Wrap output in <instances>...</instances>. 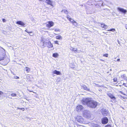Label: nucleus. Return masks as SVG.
<instances>
[{
    "instance_id": "obj_1",
    "label": "nucleus",
    "mask_w": 127,
    "mask_h": 127,
    "mask_svg": "<svg viewBox=\"0 0 127 127\" xmlns=\"http://www.w3.org/2000/svg\"><path fill=\"white\" fill-rule=\"evenodd\" d=\"M81 102L83 104L87 105L88 107L93 108H96L98 104L97 102L90 98H83Z\"/></svg>"
},
{
    "instance_id": "obj_2",
    "label": "nucleus",
    "mask_w": 127,
    "mask_h": 127,
    "mask_svg": "<svg viewBox=\"0 0 127 127\" xmlns=\"http://www.w3.org/2000/svg\"><path fill=\"white\" fill-rule=\"evenodd\" d=\"M43 44L42 46L43 48H44L46 46L45 45H44L45 44H46V46L49 48H51L53 47V45L49 39H48V40L47 39L45 40V41L43 42Z\"/></svg>"
},
{
    "instance_id": "obj_3",
    "label": "nucleus",
    "mask_w": 127,
    "mask_h": 127,
    "mask_svg": "<svg viewBox=\"0 0 127 127\" xmlns=\"http://www.w3.org/2000/svg\"><path fill=\"white\" fill-rule=\"evenodd\" d=\"M83 115L84 117L89 119H90L91 116L90 112L88 110L84 111L83 112Z\"/></svg>"
},
{
    "instance_id": "obj_4",
    "label": "nucleus",
    "mask_w": 127,
    "mask_h": 127,
    "mask_svg": "<svg viewBox=\"0 0 127 127\" xmlns=\"http://www.w3.org/2000/svg\"><path fill=\"white\" fill-rule=\"evenodd\" d=\"M94 8L90 7L86 8L87 14H92L93 12H96L94 11Z\"/></svg>"
},
{
    "instance_id": "obj_5",
    "label": "nucleus",
    "mask_w": 127,
    "mask_h": 127,
    "mask_svg": "<svg viewBox=\"0 0 127 127\" xmlns=\"http://www.w3.org/2000/svg\"><path fill=\"white\" fill-rule=\"evenodd\" d=\"M117 9L119 12H121L124 14H125L127 12V10H126L122 8L119 7L117 8Z\"/></svg>"
},
{
    "instance_id": "obj_6",
    "label": "nucleus",
    "mask_w": 127,
    "mask_h": 127,
    "mask_svg": "<svg viewBox=\"0 0 127 127\" xmlns=\"http://www.w3.org/2000/svg\"><path fill=\"white\" fill-rule=\"evenodd\" d=\"M76 121H77L80 123H83V122L84 120L82 117L80 116H77L75 118Z\"/></svg>"
},
{
    "instance_id": "obj_7",
    "label": "nucleus",
    "mask_w": 127,
    "mask_h": 127,
    "mask_svg": "<svg viewBox=\"0 0 127 127\" xmlns=\"http://www.w3.org/2000/svg\"><path fill=\"white\" fill-rule=\"evenodd\" d=\"M108 119L107 117H104L101 120L102 123L103 124H107L108 122Z\"/></svg>"
},
{
    "instance_id": "obj_8",
    "label": "nucleus",
    "mask_w": 127,
    "mask_h": 127,
    "mask_svg": "<svg viewBox=\"0 0 127 127\" xmlns=\"http://www.w3.org/2000/svg\"><path fill=\"white\" fill-rule=\"evenodd\" d=\"M54 24V23L52 21H49L46 24V26L47 27L50 28L53 26Z\"/></svg>"
},
{
    "instance_id": "obj_9",
    "label": "nucleus",
    "mask_w": 127,
    "mask_h": 127,
    "mask_svg": "<svg viewBox=\"0 0 127 127\" xmlns=\"http://www.w3.org/2000/svg\"><path fill=\"white\" fill-rule=\"evenodd\" d=\"M16 23L18 25H21L23 27H25V24L22 21H18L16 22Z\"/></svg>"
},
{
    "instance_id": "obj_10",
    "label": "nucleus",
    "mask_w": 127,
    "mask_h": 127,
    "mask_svg": "<svg viewBox=\"0 0 127 127\" xmlns=\"http://www.w3.org/2000/svg\"><path fill=\"white\" fill-rule=\"evenodd\" d=\"M91 6H95L96 8H99L100 7V4L98 3H94L93 4H92L90 5Z\"/></svg>"
},
{
    "instance_id": "obj_11",
    "label": "nucleus",
    "mask_w": 127,
    "mask_h": 127,
    "mask_svg": "<svg viewBox=\"0 0 127 127\" xmlns=\"http://www.w3.org/2000/svg\"><path fill=\"white\" fill-rule=\"evenodd\" d=\"M44 2H45L48 4H50L52 6H53V4H52V2L50 0H44Z\"/></svg>"
},
{
    "instance_id": "obj_12",
    "label": "nucleus",
    "mask_w": 127,
    "mask_h": 127,
    "mask_svg": "<svg viewBox=\"0 0 127 127\" xmlns=\"http://www.w3.org/2000/svg\"><path fill=\"white\" fill-rule=\"evenodd\" d=\"M102 111H103L102 113V115L104 116H105L106 113H107V110H106L105 109H103Z\"/></svg>"
},
{
    "instance_id": "obj_13",
    "label": "nucleus",
    "mask_w": 127,
    "mask_h": 127,
    "mask_svg": "<svg viewBox=\"0 0 127 127\" xmlns=\"http://www.w3.org/2000/svg\"><path fill=\"white\" fill-rule=\"evenodd\" d=\"M83 107L81 105H79L77 106V109L78 110H81L83 109Z\"/></svg>"
},
{
    "instance_id": "obj_14",
    "label": "nucleus",
    "mask_w": 127,
    "mask_h": 127,
    "mask_svg": "<svg viewBox=\"0 0 127 127\" xmlns=\"http://www.w3.org/2000/svg\"><path fill=\"white\" fill-rule=\"evenodd\" d=\"M53 73L57 75H60L61 74V72L60 71H58L56 70H55L54 71H53Z\"/></svg>"
},
{
    "instance_id": "obj_15",
    "label": "nucleus",
    "mask_w": 127,
    "mask_h": 127,
    "mask_svg": "<svg viewBox=\"0 0 127 127\" xmlns=\"http://www.w3.org/2000/svg\"><path fill=\"white\" fill-rule=\"evenodd\" d=\"M82 87L83 89L84 90L88 91H90V89L89 88H88L85 85H83V86H82Z\"/></svg>"
},
{
    "instance_id": "obj_16",
    "label": "nucleus",
    "mask_w": 127,
    "mask_h": 127,
    "mask_svg": "<svg viewBox=\"0 0 127 127\" xmlns=\"http://www.w3.org/2000/svg\"><path fill=\"white\" fill-rule=\"evenodd\" d=\"M108 96L111 99H113V100L115 99V97L111 94H109Z\"/></svg>"
},
{
    "instance_id": "obj_17",
    "label": "nucleus",
    "mask_w": 127,
    "mask_h": 127,
    "mask_svg": "<svg viewBox=\"0 0 127 127\" xmlns=\"http://www.w3.org/2000/svg\"><path fill=\"white\" fill-rule=\"evenodd\" d=\"M70 50L72 51H74L75 52H77V49L76 48H73L72 47H71L70 48Z\"/></svg>"
},
{
    "instance_id": "obj_18",
    "label": "nucleus",
    "mask_w": 127,
    "mask_h": 127,
    "mask_svg": "<svg viewBox=\"0 0 127 127\" xmlns=\"http://www.w3.org/2000/svg\"><path fill=\"white\" fill-rule=\"evenodd\" d=\"M78 24L75 21L73 22V25H74L75 27H77L78 26Z\"/></svg>"
},
{
    "instance_id": "obj_19",
    "label": "nucleus",
    "mask_w": 127,
    "mask_h": 127,
    "mask_svg": "<svg viewBox=\"0 0 127 127\" xmlns=\"http://www.w3.org/2000/svg\"><path fill=\"white\" fill-rule=\"evenodd\" d=\"M56 38L58 39H62V37L60 35H58L56 36Z\"/></svg>"
},
{
    "instance_id": "obj_20",
    "label": "nucleus",
    "mask_w": 127,
    "mask_h": 127,
    "mask_svg": "<svg viewBox=\"0 0 127 127\" xmlns=\"http://www.w3.org/2000/svg\"><path fill=\"white\" fill-rule=\"evenodd\" d=\"M58 56V55L57 53H54L53 54V56L55 58L57 57Z\"/></svg>"
},
{
    "instance_id": "obj_21",
    "label": "nucleus",
    "mask_w": 127,
    "mask_h": 127,
    "mask_svg": "<svg viewBox=\"0 0 127 127\" xmlns=\"http://www.w3.org/2000/svg\"><path fill=\"white\" fill-rule=\"evenodd\" d=\"M26 71L28 72H29L30 70V69L28 67H26L25 68Z\"/></svg>"
},
{
    "instance_id": "obj_22",
    "label": "nucleus",
    "mask_w": 127,
    "mask_h": 127,
    "mask_svg": "<svg viewBox=\"0 0 127 127\" xmlns=\"http://www.w3.org/2000/svg\"><path fill=\"white\" fill-rule=\"evenodd\" d=\"M92 125L94 127H99L100 126L98 124H92Z\"/></svg>"
},
{
    "instance_id": "obj_23",
    "label": "nucleus",
    "mask_w": 127,
    "mask_h": 127,
    "mask_svg": "<svg viewBox=\"0 0 127 127\" xmlns=\"http://www.w3.org/2000/svg\"><path fill=\"white\" fill-rule=\"evenodd\" d=\"M62 12H63L65 14H67V10L65 9H63Z\"/></svg>"
},
{
    "instance_id": "obj_24",
    "label": "nucleus",
    "mask_w": 127,
    "mask_h": 127,
    "mask_svg": "<svg viewBox=\"0 0 127 127\" xmlns=\"http://www.w3.org/2000/svg\"><path fill=\"white\" fill-rule=\"evenodd\" d=\"M107 31H108L114 32V31H115V30L114 29H111L107 30Z\"/></svg>"
},
{
    "instance_id": "obj_25",
    "label": "nucleus",
    "mask_w": 127,
    "mask_h": 127,
    "mask_svg": "<svg viewBox=\"0 0 127 127\" xmlns=\"http://www.w3.org/2000/svg\"><path fill=\"white\" fill-rule=\"evenodd\" d=\"M17 94H15L13 93L11 94V95L13 97H15L16 96Z\"/></svg>"
},
{
    "instance_id": "obj_26",
    "label": "nucleus",
    "mask_w": 127,
    "mask_h": 127,
    "mask_svg": "<svg viewBox=\"0 0 127 127\" xmlns=\"http://www.w3.org/2000/svg\"><path fill=\"white\" fill-rule=\"evenodd\" d=\"M69 20L71 22H72L73 23V22L75 21H74L73 19H72L71 18L70 19H69Z\"/></svg>"
},
{
    "instance_id": "obj_27",
    "label": "nucleus",
    "mask_w": 127,
    "mask_h": 127,
    "mask_svg": "<svg viewBox=\"0 0 127 127\" xmlns=\"http://www.w3.org/2000/svg\"><path fill=\"white\" fill-rule=\"evenodd\" d=\"M61 80V78H58L56 80V81L57 82H59Z\"/></svg>"
},
{
    "instance_id": "obj_28",
    "label": "nucleus",
    "mask_w": 127,
    "mask_h": 127,
    "mask_svg": "<svg viewBox=\"0 0 127 127\" xmlns=\"http://www.w3.org/2000/svg\"><path fill=\"white\" fill-rule=\"evenodd\" d=\"M105 24L104 23H102L101 24V27L102 28H104V26H105Z\"/></svg>"
},
{
    "instance_id": "obj_29",
    "label": "nucleus",
    "mask_w": 127,
    "mask_h": 127,
    "mask_svg": "<svg viewBox=\"0 0 127 127\" xmlns=\"http://www.w3.org/2000/svg\"><path fill=\"white\" fill-rule=\"evenodd\" d=\"M25 31L28 33H31L32 32L28 31L27 30H26Z\"/></svg>"
},
{
    "instance_id": "obj_30",
    "label": "nucleus",
    "mask_w": 127,
    "mask_h": 127,
    "mask_svg": "<svg viewBox=\"0 0 127 127\" xmlns=\"http://www.w3.org/2000/svg\"><path fill=\"white\" fill-rule=\"evenodd\" d=\"M104 56H105L106 57H107L108 56V55L107 54H105L103 55Z\"/></svg>"
},
{
    "instance_id": "obj_31",
    "label": "nucleus",
    "mask_w": 127,
    "mask_h": 127,
    "mask_svg": "<svg viewBox=\"0 0 127 127\" xmlns=\"http://www.w3.org/2000/svg\"><path fill=\"white\" fill-rule=\"evenodd\" d=\"M55 31H60V30L58 29H55Z\"/></svg>"
},
{
    "instance_id": "obj_32",
    "label": "nucleus",
    "mask_w": 127,
    "mask_h": 127,
    "mask_svg": "<svg viewBox=\"0 0 127 127\" xmlns=\"http://www.w3.org/2000/svg\"><path fill=\"white\" fill-rule=\"evenodd\" d=\"M105 127H111L110 125H107Z\"/></svg>"
},
{
    "instance_id": "obj_33",
    "label": "nucleus",
    "mask_w": 127,
    "mask_h": 127,
    "mask_svg": "<svg viewBox=\"0 0 127 127\" xmlns=\"http://www.w3.org/2000/svg\"><path fill=\"white\" fill-rule=\"evenodd\" d=\"M2 21L3 22H5L6 21V20L4 19H2Z\"/></svg>"
},
{
    "instance_id": "obj_34",
    "label": "nucleus",
    "mask_w": 127,
    "mask_h": 127,
    "mask_svg": "<svg viewBox=\"0 0 127 127\" xmlns=\"http://www.w3.org/2000/svg\"><path fill=\"white\" fill-rule=\"evenodd\" d=\"M107 25H105V26H104V28L105 29H106L107 28Z\"/></svg>"
},
{
    "instance_id": "obj_35",
    "label": "nucleus",
    "mask_w": 127,
    "mask_h": 127,
    "mask_svg": "<svg viewBox=\"0 0 127 127\" xmlns=\"http://www.w3.org/2000/svg\"><path fill=\"white\" fill-rule=\"evenodd\" d=\"M14 78L15 79H18L19 78V77L17 76H14Z\"/></svg>"
},
{
    "instance_id": "obj_36",
    "label": "nucleus",
    "mask_w": 127,
    "mask_h": 127,
    "mask_svg": "<svg viewBox=\"0 0 127 127\" xmlns=\"http://www.w3.org/2000/svg\"><path fill=\"white\" fill-rule=\"evenodd\" d=\"M3 94V92H2L0 91V95H2Z\"/></svg>"
},
{
    "instance_id": "obj_37",
    "label": "nucleus",
    "mask_w": 127,
    "mask_h": 127,
    "mask_svg": "<svg viewBox=\"0 0 127 127\" xmlns=\"http://www.w3.org/2000/svg\"><path fill=\"white\" fill-rule=\"evenodd\" d=\"M77 126L78 127H83V126L79 125H77Z\"/></svg>"
},
{
    "instance_id": "obj_38",
    "label": "nucleus",
    "mask_w": 127,
    "mask_h": 127,
    "mask_svg": "<svg viewBox=\"0 0 127 127\" xmlns=\"http://www.w3.org/2000/svg\"><path fill=\"white\" fill-rule=\"evenodd\" d=\"M124 99H125L127 98V97L125 96H121Z\"/></svg>"
},
{
    "instance_id": "obj_39",
    "label": "nucleus",
    "mask_w": 127,
    "mask_h": 127,
    "mask_svg": "<svg viewBox=\"0 0 127 127\" xmlns=\"http://www.w3.org/2000/svg\"><path fill=\"white\" fill-rule=\"evenodd\" d=\"M117 80L116 79V78H114V81L115 82H116Z\"/></svg>"
},
{
    "instance_id": "obj_40",
    "label": "nucleus",
    "mask_w": 127,
    "mask_h": 127,
    "mask_svg": "<svg viewBox=\"0 0 127 127\" xmlns=\"http://www.w3.org/2000/svg\"><path fill=\"white\" fill-rule=\"evenodd\" d=\"M105 4L104 3H102V4H101V5L102 6H104V5H105Z\"/></svg>"
},
{
    "instance_id": "obj_41",
    "label": "nucleus",
    "mask_w": 127,
    "mask_h": 127,
    "mask_svg": "<svg viewBox=\"0 0 127 127\" xmlns=\"http://www.w3.org/2000/svg\"><path fill=\"white\" fill-rule=\"evenodd\" d=\"M67 19L69 20V19H70L71 18H70L69 17V16H68L67 17Z\"/></svg>"
},
{
    "instance_id": "obj_42",
    "label": "nucleus",
    "mask_w": 127,
    "mask_h": 127,
    "mask_svg": "<svg viewBox=\"0 0 127 127\" xmlns=\"http://www.w3.org/2000/svg\"><path fill=\"white\" fill-rule=\"evenodd\" d=\"M55 42L56 44H58V41H55Z\"/></svg>"
},
{
    "instance_id": "obj_43",
    "label": "nucleus",
    "mask_w": 127,
    "mask_h": 127,
    "mask_svg": "<svg viewBox=\"0 0 127 127\" xmlns=\"http://www.w3.org/2000/svg\"><path fill=\"white\" fill-rule=\"evenodd\" d=\"M121 92V94H123L124 95H125V94H124V93H123L122 92V91H121V92Z\"/></svg>"
},
{
    "instance_id": "obj_44",
    "label": "nucleus",
    "mask_w": 127,
    "mask_h": 127,
    "mask_svg": "<svg viewBox=\"0 0 127 127\" xmlns=\"http://www.w3.org/2000/svg\"><path fill=\"white\" fill-rule=\"evenodd\" d=\"M101 0H95V1H100Z\"/></svg>"
},
{
    "instance_id": "obj_45",
    "label": "nucleus",
    "mask_w": 127,
    "mask_h": 127,
    "mask_svg": "<svg viewBox=\"0 0 127 127\" xmlns=\"http://www.w3.org/2000/svg\"><path fill=\"white\" fill-rule=\"evenodd\" d=\"M41 42H44L43 41V40L42 39L41 40Z\"/></svg>"
},
{
    "instance_id": "obj_46",
    "label": "nucleus",
    "mask_w": 127,
    "mask_h": 127,
    "mask_svg": "<svg viewBox=\"0 0 127 127\" xmlns=\"http://www.w3.org/2000/svg\"><path fill=\"white\" fill-rule=\"evenodd\" d=\"M21 109L23 111H24L25 110L24 109V108H22Z\"/></svg>"
},
{
    "instance_id": "obj_47",
    "label": "nucleus",
    "mask_w": 127,
    "mask_h": 127,
    "mask_svg": "<svg viewBox=\"0 0 127 127\" xmlns=\"http://www.w3.org/2000/svg\"><path fill=\"white\" fill-rule=\"evenodd\" d=\"M120 60V59H117V61H119Z\"/></svg>"
},
{
    "instance_id": "obj_48",
    "label": "nucleus",
    "mask_w": 127,
    "mask_h": 127,
    "mask_svg": "<svg viewBox=\"0 0 127 127\" xmlns=\"http://www.w3.org/2000/svg\"><path fill=\"white\" fill-rule=\"evenodd\" d=\"M96 85H97V86H98V84H96V83H94Z\"/></svg>"
},
{
    "instance_id": "obj_49",
    "label": "nucleus",
    "mask_w": 127,
    "mask_h": 127,
    "mask_svg": "<svg viewBox=\"0 0 127 127\" xmlns=\"http://www.w3.org/2000/svg\"><path fill=\"white\" fill-rule=\"evenodd\" d=\"M125 27H126V28L127 29V25H125Z\"/></svg>"
},
{
    "instance_id": "obj_50",
    "label": "nucleus",
    "mask_w": 127,
    "mask_h": 127,
    "mask_svg": "<svg viewBox=\"0 0 127 127\" xmlns=\"http://www.w3.org/2000/svg\"><path fill=\"white\" fill-rule=\"evenodd\" d=\"M102 90L101 89H100L99 90V91H102Z\"/></svg>"
},
{
    "instance_id": "obj_51",
    "label": "nucleus",
    "mask_w": 127,
    "mask_h": 127,
    "mask_svg": "<svg viewBox=\"0 0 127 127\" xmlns=\"http://www.w3.org/2000/svg\"><path fill=\"white\" fill-rule=\"evenodd\" d=\"M89 1H88V2H87V4H88L89 5V4H89Z\"/></svg>"
},
{
    "instance_id": "obj_52",
    "label": "nucleus",
    "mask_w": 127,
    "mask_h": 127,
    "mask_svg": "<svg viewBox=\"0 0 127 127\" xmlns=\"http://www.w3.org/2000/svg\"><path fill=\"white\" fill-rule=\"evenodd\" d=\"M21 108H19V107H18V109H21Z\"/></svg>"
},
{
    "instance_id": "obj_53",
    "label": "nucleus",
    "mask_w": 127,
    "mask_h": 127,
    "mask_svg": "<svg viewBox=\"0 0 127 127\" xmlns=\"http://www.w3.org/2000/svg\"><path fill=\"white\" fill-rule=\"evenodd\" d=\"M32 33H31V34H30V35H32Z\"/></svg>"
},
{
    "instance_id": "obj_54",
    "label": "nucleus",
    "mask_w": 127,
    "mask_h": 127,
    "mask_svg": "<svg viewBox=\"0 0 127 127\" xmlns=\"http://www.w3.org/2000/svg\"><path fill=\"white\" fill-rule=\"evenodd\" d=\"M12 73L14 75H15V74H14V73H13L12 72Z\"/></svg>"
},
{
    "instance_id": "obj_55",
    "label": "nucleus",
    "mask_w": 127,
    "mask_h": 127,
    "mask_svg": "<svg viewBox=\"0 0 127 127\" xmlns=\"http://www.w3.org/2000/svg\"><path fill=\"white\" fill-rule=\"evenodd\" d=\"M105 9H103L104 10H105Z\"/></svg>"
}]
</instances>
